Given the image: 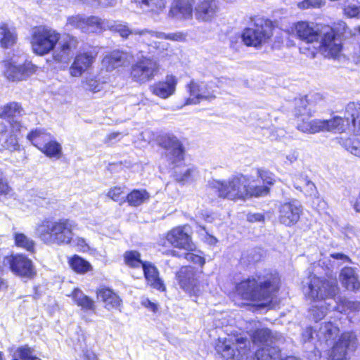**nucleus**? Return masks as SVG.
Segmentation results:
<instances>
[{
    "label": "nucleus",
    "mask_w": 360,
    "mask_h": 360,
    "mask_svg": "<svg viewBox=\"0 0 360 360\" xmlns=\"http://www.w3.org/2000/svg\"><path fill=\"white\" fill-rule=\"evenodd\" d=\"M278 284L279 278L276 274L256 275L240 281L236 290L243 300L260 302V307H266L271 304Z\"/></svg>",
    "instance_id": "1"
},
{
    "label": "nucleus",
    "mask_w": 360,
    "mask_h": 360,
    "mask_svg": "<svg viewBox=\"0 0 360 360\" xmlns=\"http://www.w3.org/2000/svg\"><path fill=\"white\" fill-rule=\"evenodd\" d=\"M77 224L72 219L62 218L55 221L44 220L37 226L39 239L46 245H63L72 243L73 231Z\"/></svg>",
    "instance_id": "2"
},
{
    "label": "nucleus",
    "mask_w": 360,
    "mask_h": 360,
    "mask_svg": "<svg viewBox=\"0 0 360 360\" xmlns=\"http://www.w3.org/2000/svg\"><path fill=\"white\" fill-rule=\"evenodd\" d=\"M297 129L305 134H314L324 131L342 132L345 131V120L340 117H335L331 120L314 119L309 120L311 116L310 112L301 110L296 108Z\"/></svg>",
    "instance_id": "3"
},
{
    "label": "nucleus",
    "mask_w": 360,
    "mask_h": 360,
    "mask_svg": "<svg viewBox=\"0 0 360 360\" xmlns=\"http://www.w3.org/2000/svg\"><path fill=\"white\" fill-rule=\"evenodd\" d=\"M248 183L249 179L247 176L238 174L227 180L210 181L208 186L215 191L219 198L237 200L247 198Z\"/></svg>",
    "instance_id": "4"
},
{
    "label": "nucleus",
    "mask_w": 360,
    "mask_h": 360,
    "mask_svg": "<svg viewBox=\"0 0 360 360\" xmlns=\"http://www.w3.org/2000/svg\"><path fill=\"white\" fill-rule=\"evenodd\" d=\"M307 287L304 289L307 297L314 300H323L324 303L328 307H331L330 302H326L327 300H333L335 303L340 298L339 287L335 278L324 279L311 274L309 277Z\"/></svg>",
    "instance_id": "5"
},
{
    "label": "nucleus",
    "mask_w": 360,
    "mask_h": 360,
    "mask_svg": "<svg viewBox=\"0 0 360 360\" xmlns=\"http://www.w3.org/2000/svg\"><path fill=\"white\" fill-rule=\"evenodd\" d=\"M273 27L269 20L258 18L253 20L251 27L244 30L242 39L248 46L258 47L272 36Z\"/></svg>",
    "instance_id": "6"
},
{
    "label": "nucleus",
    "mask_w": 360,
    "mask_h": 360,
    "mask_svg": "<svg viewBox=\"0 0 360 360\" xmlns=\"http://www.w3.org/2000/svg\"><path fill=\"white\" fill-rule=\"evenodd\" d=\"M160 64L149 57H142L130 68V77L136 83L146 84L153 80L160 72Z\"/></svg>",
    "instance_id": "7"
},
{
    "label": "nucleus",
    "mask_w": 360,
    "mask_h": 360,
    "mask_svg": "<svg viewBox=\"0 0 360 360\" xmlns=\"http://www.w3.org/2000/svg\"><path fill=\"white\" fill-rule=\"evenodd\" d=\"M58 41L59 34L55 30L39 27L32 32L31 44L33 51L42 56L53 51Z\"/></svg>",
    "instance_id": "8"
},
{
    "label": "nucleus",
    "mask_w": 360,
    "mask_h": 360,
    "mask_svg": "<svg viewBox=\"0 0 360 360\" xmlns=\"http://www.w3.org/2000/svg\"><path fill=\"white\" fill-rule=\"evenodd\" d=\"M319 35L317 44L320 53L327 58H339L342 46L340 39L335 36L333 29L329 26L321 27Z\"/></svg>",
    "instance_id": "9"
},
{
    "label": "nucleus",
    "mask_w": 360,
    "mask_h": 360,
    "mask_svg": "<svg viewBox=\"0 0 360 360\" xmlns=\"http://www.w3.org/2000/svg\"><path fill=\"white\" fill-rule=\"evenodd\" d=\"M3 264L21 277L31 278L36 274L32 262L23 255L6 256L4 258Z\"/></svg>",
    "instance_id": "10"
},
{
    "label": "nucleus",
    "mask_w": 360,
    "mask_h": 360,
    "mask_svg": "<svg viewBox=\"0 0 360 360\" xmlns=\"http://www.w3.org/2000/svg\"><path fill=\"white\" fill-rule=\"evenodd\" d=\"M135 40L139 43L146 44L148 50L152 47L156 39H169L172 41H184L186 35L182 32L166 34L162 32L150 30L148 29L136 30Z\"/></svg>",
    "instance_id": "11"
},
{
    "label": "nucleus",
    "mask_w": 360,
    "mask_h": 360,
    "mask_svg": "<svg viewBox=\"0 0 360 360\" xmlns=\"http://www.w3.org/2000/svg\"><path fill=\"white\" fill-rule=\"evenodd\" d=\"M252 341L254 344L261 347L255 353V360H257V353L264 349L281 350L279 345L283 342V339L281 335L277 333L273 334L267 328H262L255 331L252 335Z\"/></svg>",
    "instance_id": "12"
},
{
    "label": "nucleus",
    "mask_w": 360,
    "mask_h": 360,
    "mask_svg": "<svg viewBox=\"0 0 360 360\" xmlns=\"http://www.w3.org/2000/svg\"><path fill=\"white\" fill-rule=\"evenodd\" d=\"M302 212V205L297 200L284 202L278 207V221L285 226H292L299 221Z\"/></svg>",
    "instance_id": "13"
},
{
    "label": "nucleus",
    "mask_w": 360,
    "mask_h": 360,
    "mask_svg": "<svg viewBox=\"0 0 360 360\" xmlns=\"http://www.w3.org/2000/svg\"><path fill=\"white\" fill-rule=\"evenodd\" d=\"M21 124L15 121L9 126L4 125L0 130V150H8L11 152L18 150L20 145L15 131H20Z\"/></svg>",
    "instance_id": "14"
},
{
    "label": "nucleus",
    "mask_w": 360,
    "mask_h": 360,
    "mask_svg": "<svg viewBox=\"0 0 360 360\" xmlns=\"http://www.w3.org/2000/svg\"><path fill=\"white\" fill-rule=\"evenodd\" d=\"M356 335L352 333L342 334L339 341L333 346L330 360H347V351L354 350L356 347Z\"/></svg>",
    "instance_id": "15"
},
{
    "label": "nucleus",
    "mask_w": 360,
    "mask_h": 360,
    "mask_svg": "<svg viewBox=\"0 0 360 360\" xmlns=\"http://www.w3.org/2000/svg\"><path fill=\"white\" fill-rule=\"evenodd\" d=\"M247 343H249L247 338L230 337L228 339H225L223 342L219 340L216 345V349L226 360H238L236 358V349L238 350L239 349L245 348Z\"/></svg>",
    "instance_id": "16"
},
{
    "label": "nucleus",
    "mask_w": 360,
    "mask_h": 360,
    "mask_svg": "<svg viewBox=\"0 0 360 360\" xmlns=\"http://www.w3.org/2000/svg\"><path fill=\"white\" fill-rule=\"evenodd\" d=\"M58 46L53 51L54 60L62 62L69 60L78 46L77 39L70 34L59 36Z\"/></svg>",
    "instance_id": "17"
},
{
    "label": "nucleus",
    "mask_w": 360,
    "mask_h": 360,
    "mask_svg": "<svg viewBox=\"0 0 360 360\" xmlns=\"http://www.w3.org/2000/svg\"><path fill=\"white\" fill-rule=\"evenodd\" d=\"M160 145L166 150L165 155L172 163L183 159L184 149L178 139L169 134L162 136L159 140Z\"/></svg>",
    "instance_id": "18"
},
{
    "label": "nucleus",
    "mask_w": 360,
    "mask_h": 360,
    "mask_svg": "<svg viewBox=\"0 0 360 360\" xmlns=\"http://www.w3.org/2000/svg\"><path fill=\"white\" fill-rule=\"evenodd\" d=\"M167 241L174 247L192 251L195 245L185 226H178L171 230L167 236Z\"/></svg>",
    "instance_id": "19"
},
{
    "label": "nucleus",
    "mask_w": 360,
    "mask_h": 360,
    "mask_svg": "<svg viewBox=\"0 0 360 360\" xmlns=\"http://www.w3.org/2000/svg\"><path fill=\"white\" fill-rule=\"evenodd\" d=\"M176 277L180 287L188 292L193 291L198 283L197 271L191 266H182Z\"/></svg>",
    "instance_id": "20"
},
{
    "label": "nucleus",
    "mask_w": 360,
    "mask_h": 360,
    "mask_svg": "<svg viewBox=\"0 0 360 360\" xmlns=\"http://www.w3.org/2000/svg\"><path fill=\"white\" fill-rule=\"evenodd\" d=\"M197 20L203 22L211 21L219 11V5L215 0H199L195 6Z\"/></svg>",
    "instance_id": "21"
},
{
    "label": "nucleus",
    "mask_w": 360,
    "mask_h": 360,
    "mask_svg": "<svg viewBox=\"0 0 360 360\" xmlns=\"http://www.w3.org/2000/svg\"><path fill=\"white\" fill-rule=\"evenodd\" d=\"M188 87L193 98H188L186 104H196L201 100H210L215 97L213 91H210L207 84L204 82L192 81Z\"/></svg>",
    "instance_id": "22"
},
{
    "label": "nucleus",
    "mask_w": 360,
    "mask_h": 360,
    "mask_svg": "<svg viewBox=\"0 0 360 360\" xmlns=\"http://www.w3.org/2000/svg\"><path fill=\"white\" fill-rule=\"evenodd\" d=\"M321 29L317 28L313 23L300 22L295 25L296 34L302 41L311 44L317 42L320 38Z\"/></svg>",
    "instance_id": "23"
},
{
    "label": "nucleus",
    "mask_w": 360,
    "mask_h": 360,
    "mask_svg": "<svg viewBox=\"0 0 360 360\" xmlns=\"http://www.w3.org/2000/svg\"><path fill=\"white\" fill-rule=\"evenodd\" d=\"M177 79L173 75H167L164 80L151 86L150 89L154 95L161 98H167L174 94Z\"/></svg>",
    "instance_id": "24"
},
{
    "label": "nucleus",
    "mask_w": 360,
    "mask_h": 360,
    "mask_svg": "<svg viewBox=\"0 0 360 360\" xmlns=\"http://www.w3.org/2000/svg\"><path fill=\"white\" fill-rule=\"evenodd\" d=\"M96 56L92 53H83L77 54L71 65L69 71L72 77H79L95 60Z\"/></svg>",
    "instance_id": "25"
},
{
    "label": "nucleus",
    "mask_w": 360,
    "mask_h": 360,
    "mask_svg": "<svg viewBox=\"0 0 360 360\" xmlns=\"http://www.w3.org/2000/svg\"><path fill=\"white\" fill-rule=\"evenodd\" d=\"M128 60L129 54L127 52L117 50L106 55L102 60V65L106 68L107 71H112L124 65Z\"/></svg>",
    "instance_id": "26"
},
{
    "label": "nucleus",
    "mask_w": 360,
    "mask_h": 360,
    "mask_svg": "<svg viewBox=\"0 0 360 360\" xmlns=\"http://www.w3.org/2000/svg\"><path fill=\"white\" fill-rule=\"evenodd\" d=\"M192 4L189 0H176L172 4L168 16L172 18L187 19L192 15Z\"/></svg>",
    "instance_id": "27"
},
{
    "label": "nucleus",
    "mask_w": 360,
    "mask_h": 360,
    "mask_svg": "<svg viewBox=\"0 0 360 360\" xmlns=\"http://www.w3.org/2000/svg\"><path fill=\"white\" fill-rule=\"evenodd\" d=\"M97 297L104 303V307L108 310L120 309L122 300L112 290L109 288H102L97 291Z\"/></svg>",
    "instance_id": "28"
},
{
    "label": "nucleus",
    "mask_w": 360,
    "mask_h": 360,
    "mask_svg": "<svg viewBox=\"0 0 360 360\" xmlns=\"http://www.w3.org/2000/svg\"><path fill=\"white\" fill-rule=\"evenodd\" d=\"M143 270L147 283L152 288L158 290H165V286L162 280L159 276V272L157 268L151 263L146 262L143 264Z\"/></svg>",
    "instance_id": "29"
},
{
    "label": "nucleus",
    "mask_w": 360,
    "mask_h": 360,
    "mask_svg": "<svg viewBox=\"0 0 360 360\" xmlns=\"http://www.w3.org/2000/svg\"><path fill=\"white\" fill-rule=\"evenodd\" d=\"M340 281L345 288L352 291L360 289V282L355 270L352 267H345L340 274Z\"/></svg>",
    "instance_id": "30"
},
{
    "label": "nucleus",
    "mask_w": 360,
    "mask_h": 360,
    "mask_svg": "<svg viewBox=\"0 0 360 360\" xmlns=\"http://www.w3.org/2000/svg\"><path fill=\"white\" fill-rule=\"evenodd\" d=\"M71 296L75 303L80 307L81 309L85 311H94L96 309V305L94 301L89 297L87 295L79 288H75L72 292Z\"/></svg>",
    "instance_id": "31"
},
{
    "label": "nucleus",
    "mask_w": 360,
    "mask_h": 360,
    "mask_svg": "<svg viewBox=\"0 0 360 360\" xmlns=\"http://www.w3.org/2000/svg\"><path fill=\"white\" fill-rule=\"evenodd\" d=\"M133 2L144 12L160 13L165 8L163 0H133Z\"/></svg>",
    "instance_id": "32"
},
{
    "label": "nucleus",
    "mask_w": 360,
    "mask_h": 360,
    "mask_svg": "<svg viewBox=\"0 0 360 360\" xmlns=\"http://www.w3.org/2000/svg\"><path fill=\"white\" fill-rule=\"evenodd\" d=\"M339 333V328L331 322L324 323L320 327L317 336L320 340L328 342L334 340Z\"/></svg>",
    "instance_id": "33"
},
{
    "label": "nucleus",
    "mask_w": 360,
    "mask_h": 360,
    "mask_svg": "<svg viewBox=\"0 0 360 360\" xmlns=\"http://www.w3.org/2000/svg\"><path fill=\"white\" fill-rule=\"evenodd\" d=\"M0 44L3 48H9L16 41L17 36L14 30L8 27L7 25L2 24L0 26Z\"/></svg>",
    "instance_id": "34"
},
{
    "label": "nucleus",
    "mask_w": 360,
    "mask_h": 360,
    "mask_svg": "<svg viewBox=\"0 0 360 360\" xmlns=\"http://www.w3.org/2000/svg\"><path fill=\"white\" fill-rule=\"evenodd\" d=\"M257 360H297L292 356H283L281 350L264 349L257 353Z\"/></svg>",
    "instance_id": "35"
},
{
    "label": "nucleus",
    "mask_w": 360,
    "mask_h": 360,
    "mask_svg": "<svg viewBox=\"0 0 360 360\" xmlns=\"http://www.w3.org/2000/svg\"><path fill=\"white\" fill-rule=\"evenodd\" d=\"M27 138L34 146L39 149L41 146L42 147L45 144L46 141H49L51 135L43 129H36L30 131Z\"/></svg>",
    "instance_id": "36"
},
{
    "label": "nucleus",
    "mask_w": 360,
    "mask_h": 360,
    "mask_svg": "<svg viewBox=\"0 0 360 360\" xmlns=\"http://www.w3.org/2000/svg\"><path fill=\"white\" fill-rule=\"evenodd\" d=\"M294 186L296 189L305 192L309 195H314L316 193V188L313 182L309 180L307 176H295L293 179Z\"/></svg>",
    "instance_id": "37"
},
{
    "label": "nucleus",
    "mask_w": 360,
    "mask_h": 360,
    "mask_svg": "<svg viewBox=\"0 0 360 360\" xmlns=\"http://www.w3.org/2000/svg\"><path fill=\"white\" fill-rule=\"evenodd\" d=\"M22 111V108L18 103L12 102L4 106L0 117L4 119H12V121H9L10 124L16 121L14 119L20 116Z\"/></svg>",
    "instance_id": "38"
},
{
    "label": "nucleus",
    "mask_w": 360,
    "mask_h": 360,
    "mask_svg": "<svg viewBox=\"0 0 360 360\" xmlns=\"http://www.w3.org/2000/svg\"><path fill=\"white\" fill-rule=\"evenodd\" d=\"M149 193L146 190H134L129 193L126 198V201L131 206H139L148 200Z\"/></svg>",
    "instance_id": "39"
},
{
    "label": "nucleus",
    "mask_w": 360,
    "mask_h": 360,
    "mask_svg": "<svg viewBox=\"0 0 360 360\" xmlns=\"http://www.w3.org/2000/svg\"><path fill=\"white\" fill-rule=\"evenodd\" d=\"M71 268L78 274H85L92 269V266L89 262L81 257L75 255L69 260Z\"/></svg>",
    "instance_id": "40"
},
{
    "label": "nucleus",
    "mask_w": 360,
    "mask_h": 360,
    "mask_svg": "<svg viewBox=\"0 0 360 360\" xmlns=\"http://www.w3.org/2000/svg\"><path fill=\"white\" fill-rule=\"evenodd\" d=\"M27 71L28 69L25 65H11L6 71V75L13 81L22 80L27 75Z\"/></svg>",
    "instance_id": "41"
},
{
    "label": "nucleus",
    "mask_w": 360,
    "mask_h": 360,
    "mask_svg": "<svg viewBox=\"0 0 360 360\" xmlns=\"http://www.w3.org/2000/svg\"><path fill=\"white\" fill-rule=\"evenodd\" d=\"M323 101V97L322 96V95H321L319 93H314L306 96L304 98L300 99V105L297 106V108H298L299 109L300 108H302V110L311 112V108L307 109V105L315 106L318 104H320Z\"/></svg>",
    "instance_id": "42"
},
{
    "label": "nucleus",
    "mask_w": 360,
    "mask_h": 360,
    "mask_svg": "<svg viewBox=\"0 0 360 360\" xmlns=\"http://www.w3.org/2000/svg\"><path fill=\"white\" fill-rule=\"evenodd\" d=\"M86 32L105 30L108 27L109 22L97 16H90L86 19Z\"/></svg>",
    "instance_id": "43"
},
{
    "label": "nucleus",
    "mask_w": 360,
    "mask_h": 360,
    "mask_svg": "<svg viewBox=\"0 0 360 360\" xmlns=\"http://www.w3.org/2000/svg\"><path fill=\"white\" fill-rule=\"evenodd\" d=\"M39 150L49 158H59L62 154L61 146L56 141H49Z\"/></svg>",
    "instance_id": "44"
},
{
    "label": "nucleus",
    "mask_w": 360,
    "mask_h": 360,
    "mask_svg": "<svg viewBox=\"0 0 360 360\" xmlns=\"http://www.w3.org/2000/svg\"><path fill=\"white\" fill-rule=\"evenodd\" d=\"M15 243L17 246L25 249L26 250L33 252L34 250V241L28 238L24 233H14Z\"/></svg>",
    "instance_id": "45"
},
{
    "label": "nucleus",
    "mask_w": 360,
    "mask_h": 360,
    "mask_svg": "<svg viewBox=\"0 0 360 360\" xmlns=\"http://www.w3.org/2000/svg\"><path fill=\"white\" fill-rule=\"evenodd\" d=\"M345 117L347 122L351 120V122L355 126L356 120L360 118V103H348L345 108Z\"/></svg>",
    "instance_id": "46"
},
{
    "label": "nucleus",
    "mask_w": 360,
    "mask_h": 360,
    "mask_svg": "<svg viewBox=\"0 0 360 360\" xmlns=\"http://www.w3.org/2000/svg\"><path fill=\"white\" fill-rule=\"evenodd\" d=\"M140 257V253L135 250L127 251L124 255L126 264L132 268L143 266L144 262H142Z\"/></svg>",
    "instance_id": "47"
},
{
    "label": "nucleus",
    "mask_w": 360,
    "mask_h": 360,
    "mask_svg": "<svg viewBox=\"0 0 360 360\" xmlns=\"http://www.w3.org/2000/svg\"><path fill=\"white\" fill-rule=\"evenodd\" d=\"M169 51V44L165 41H162V39H156L148 51L149 53L159 56H167Z\"/></svg>",
    "instance_id": "48"
},
{
    "label": "nucleus",
    "mask_w": 360,
    "mask_h": 360,
    "mask_svg": "<svg viewBox=\"0 0 360 360\" xmlns=\"http://www.w3.org/2000/svg\"><path fill=\"white\" fill-rule=\"evenodd\" d=\"M108 29L119 33L120 37L124 39H127L129 35L135 37L134 32L136 30H130L127 25L117 23L115 22L112 23L109 22Z\"/></svg>",
    "instance_id": "49"
},
{
    "label": "nucleus",
    "mask_w": 360,
    "mask_h": 360,
    "mask_svg": "<svg viewBox=\"0 0 360 360\" xmlns=\"http://www.w3.org/2000/svg\"><path fill=\"white\" fill-rule=\"evenodd\" d=\"M15 359L13 360H41L33 355V351L27 347H19L15 353ZM0 360H2L0 353Z\"/></svg>",
    "instance_id": "50"
},
{
    "label": "nucleus",
    "mask_w": 360,
    "mask_h": 360,
    "mask_svg": "<svg viewBox=\"0 0 360 360\" xmlns=\"http://www.w3.org/2000/svg\"><path fill=\"white\" fill-rule=\"evenodd\" d=\"M354 0H346L344 3L343 10L346 15L349 18H360V6H357L352 1Z\"/></svg>",
    "instance_id": "51"
},
{
    "label": "nucleus",
    "mask_w": 360,
    "mask_h": 360,
    "mask_svg": "<svg viewBox=\"0 0 360 360\" xmlns=\"http://www.w3.org/2000/svg\"><path fill=\"white\" fill-rule=\"evenodd\" d=\"M195 172V169L192 168L183 167L177 168L174 171V178L179 182H184L188 181Z\"/></svg>",
    "instance_id": "52"
},
{
    "label": "nucleus",
    "mask_w": 360,
    "mask_h": 360,
    "mask_svg": "<svg viewBox=\"0 0 360 360\" xmlns=\"http://www.w3.org/2000/svg\"><path fill=\"white\" fill-rule=\"evenodd\" d=\"M343 146L350 153L360 158V142L354 139H347L343 142Z\"/></svg>",
    "instance_id": "53"
},
{
    "label": "nucleus",
    "mask_w": 360,
    "mask_h": 360,
    "mask_svg": "<svg viewBox=\"0 0 360 360\" xmlns=\"http://www.w3.org/2000/svg\"><path fill=\"white\" fill-rule=\"evenodd\" d=\"M269 192V188L266 186H250V182L248 186L247 198L255 196L261 197L266 195Z\"/></svg>",
    "instance_id": "54"
},
{
    "label": "nucleus",
    "mask_w": 360,
    "mask_h": 360,
    "mask_svg": "<svg viewBox=\"0 0 360 360\" xmlns=\"http://www.w3.org/2000/svg\"><path fill=\"white\" fill-rule=\"evenodd\" d=\"M86 18L79 15L71 16L68 19V24L83 32H86Z\"/></svg>",
    "instance_id": "55"
},
{
    "label": "nucleus",
    "mask_w": 360,
    "mask_h": 360,
    "mask_svg": "<svg viewBox=\"0 0 360 360\" xmlns=\"http://www.w3.org/2000/svg\"><path fill=\"white\" fill-rule=\"evenodd\" d=\"M328 308L323 304L313 306L310 310V315L315 321L322 319L327 314Z\"/></svg>",
    "instance_id": "56"
},
{
    "label": "nucleus",
    "mask_w": 360,
    "mask_h": 360,
    "mask_svg": "<svg viewBox=\"0 0 360 360\" xmlns=\"http://www.w3.org/2000/svg\"><path fill=\"white\" fill-rule=\"evenodd\" d=\"M123 193V188L120 186H115L108 191L107 195L112 200L119 202L120 204H122L126 201L124 198L121 197L122 194Z\"/></svg>",
    "instance_id": "57"
},
{
    "label": "nucleus",
    "mask_w": 360,
    "mask_h": 360,
    "mask_svg": "<svg viewBox=\"0 0 360 360\" xmlns=\"http://www.w3.org/2000/svg\"><path fill=\"white\" fill-rule=\"evenodd\" d=\"M84 88L86 90L90 91L93 93L100 91L103 89V85L98 80L95 79H87L83 82Z\"/></svg>",
    "instance_id": "58"
},
{
    "label": "nucleus",
    "mask_w": 360,
    "mask_h": 360,
    "mask_svg": "<svg viewBox=\"0 0 360 360\" xmlns=\"http://www.w3.org/2000/svg\"><path fill=\"white\" fill-rule=\"evenodd\" d=\"M324 3L322 0H304L298 4V6L302 9L316 8H321Z\"/></svg>",
    "instance_id": "59"
},
{
    "label": "nucleus",
    "mask_w": 360,
    "mask_h": 360,
    "mask_svg": "<svg viewBox=\"0 0 360 360\" xmlns=\"http://www.w3.org/2000/svg\"><path fill=\"white\" fill-rule=\"evenodd\" d=\"M12 191L3 172L0 169V195H8Z\"/></svg>",
    "instance_id": "60"
},
{
    "label": "nucleus",
    "mask_w": 360,
    "mask_h": 360,
    "mask_svg": "<svg viewBox=\"0 0 360 360\" xmlns=\"http://www.w3.org/2000/svg\"><path fill=\"white\" fill-rule=\"evenodd\" d=\"M258 174L264 183L269 185H273L274 184L275 179L271 172L266 170L258 169Z\"/></svg>",
    "instance_id": "61"
},
{
    "label": "nucleus",
    "mask_w": 360,
    "mask_h": 360,
    "mask_svg": "<svg viewBox=\"0 0 360 360\" xmlns=\"http://www.w3.org/2000/svg\"><path fill=\"white\" fill-rule=\"evenodd\" d=\"M343 307L345 309L349 310L350 311H360V302L359 301H351L344 300L342 302Z\"/></svg>",
    "instance_id": "62"
},
{
    "label": "nucleus",
    "mask_w": 360,
    "mask_h": 360,
    "mask_svg": "<svg viewBox=\"0 0 360 360\" xmlns=\"http://www.w3.org/2000/svg\"><path fill=\"white\" fill-rule=\"evenodd\" d=\"M80 360H98L96 354L89 349L83 351Z\"/></svg>",
    "instance_id": "63"
},
{
    "label": "nucleus",
    "mask_w": 360,
    "mask_h": 360,
    "mask_svg": "<svg viewBox=\"0 0 360 360\" xmlns=\"http://www.w3.org/2000/svg\"><path fill=\"white\" fill-rule=\"evenodd\" d=\"M247 219L250 222L264 221V216L260 213L248 214Z\"/></svg>",
    "instance_id": "64"
}]
</instances>
